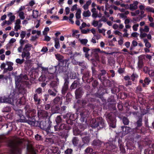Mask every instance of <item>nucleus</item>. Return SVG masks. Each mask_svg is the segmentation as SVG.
Here are the masks:
<instances>
[{
	"mask_svg": "<svg viewBox=\"0 0 154 154\" xmlns=\"http://www.w3.org/2000/svg\"><path fill=\"white\" fill-rule=\"evenodd\" d=\"M55 42V47L56 49H58L60 47V45L59 39L57 38H55L54 39Z\"/></svg>",
	"mask_w": 154,
	"mask_h": 154,
	"instance_id": "obj_28",
	"label": "nucleus"
},
{
	"mask_svg": "<svg viewBox=\"0 0 154 154\" xmlns=\"http://www.w3.org/2000/svg\"><path fill=\"white\" fill-rule=\"evenodd\" d=\"M54 75L53 74V72L52 73H49L48 74V77L50 80L53 79L54 78Z\"/></svg>",
	"mask_w": 154,
	"mask_h": 154,
	"instance_id": "obj_57",
	"label": "nucleus"
},
{
	"mask_svg": "<svg viewBox=\"0 0 154 154\" xmlns=\"http://www.w3.org/2000/svg\"><path fill=\"white\" fill-rule=\"evenodd\" d=\"M72 150L71 149H68L65 151V153L66 154H71Z\"/></svg>",
	"mask_w": 154,
	"mask_h": 154,
	"instance_id": "obj_62",
	"label": "nucleus"
},
{
	"mask_svg": "<svg viewBox=\"0 0 154 154\" xmlns=\"http://www.w3.org/2000/svg\"><path fill=\"white\" fill-rule=\"evenodd\" d=\"M32 47V45L29 43L26 44L23 48V50L28 51L29 52V51L31 50V48Z\"/></svg>",
	"mask_w": 154,
	"mask_h": 154,
	"instance_id": "obj_23",
	"label": "nucleus"
},
{
	"mask_svg": "<svg viewBox=\"0 0 154 154\" xmlns=\"http://www.w3.org/2000/svg\"><path fill=\"white\" fill-rule=\"evenodd\" d=\"M78 85V82L76 81H74L71 85L70 88L72 90L75 89Z\"/></svg>",
	"mask_w": 154,
	"mask_h": 154,
	"instance_id": "obj_29",
	"label": "nucleus"
},
{
	"mask_svg": "<svg viewBox=\"0 0 154 154\" xmlns=\"http://www.w3.org/2000/svg\"><path fill=\"white\" fill-rule=\"evenodd\" d=\"M54 106H53L52 107V110L53 111H54L53 113H58L60 112V108L58 105L56 106L55 108H54Z\"/></svg>",
	"mask_w": 154,
	"mask_h": 154,
	"instance_id": "obj_26",
	"label": "nucleus"
},
{
	"mask_svg": "<svg viewBox=\"0 0 154 154\" xmlns=\"http://www.w3.org/2000/svg\"><path fill=\"white\" fill-rule=\"evenodd\" d=\"M20 43L21 45L22 46H23L24 44L26 43V44H28V41L27 40H23V39H21L20 40Z\"/></svg>",
	"mask_w": 154,
	"mask_h": 154,
	"instance_id": "obj_46",
	"label": "nucleus"
},
{
	"mask_svg": "<svg viewBox=\"0 0 154 154\" xmlns=\"http://www.w3.org/2000/svg\"><path fill=\"white\" fill-rule=\"evenodd\" d=\"M93 149L90 147L87 148L85 150V152L86 153H91L92 152Z\"/></svg>",
	"mask_w": 154,
	"mask_h": 154,
	"instance_id": "obj_55",
	"label": "nucleus"
},
{
	"mask_svg": "<svg viewBox=\"0 0 154 154\" xmlns=\"http://www.w3.org/2000/svg\"><path fill=\"white\" fill-rule=\"evenodd\" d=\"M102 18L98 21L94 20L93 21L92 24L94 27H97V28L101 27L103 25Z\"/></svg>",
	"mask_w": 154,
	"mask_h": 154,
	"instance_id": "obj_10",
	"label": "nucleus"
},
{
	"mask_svg": "<svg viewBox=\"0 0 154 154\" xmlns=\"http://www.w3.org/2000/svg\"><path fill=\"white\" fill-rule=\"evenodd\" d=\"M72 72H70V73L68 72L67 74V78H64L65 82L64 85L62 90V94H66V91L68 89V84L69 83L68 81L69 78V77L72 79H74L75 78V76H73L72 75Z\"/></svg>",
	"mask_w": 154,
	"mask_h": 154,
	"instance_id": "obj_4",
	"label": "nucleus"
},
{
	"mask_svg": "<svg viewBox=\"0 0 154 154\" xmlns=\"http://www.w3.org/2000/svg\"><path fill=\"white\" fill-rule=\"evenodd\" d=\"M78 65L81 66L84 69L86 68L87 67L86 64L85 63L84 61L82 62H79Z\"/></svg>",
	"mask_w": 154,
	"mask_h": 154,
	"instance_id": "obj_48",
	"label": "nucleus"
},
{
	"mask_svg": "<svg viewBox=\"0 0 154 154\" xmlns=\"http://www.w3.org/2000/svg\"><path fill=\"white\" fill-rule=\"evenodd\" d=\"M145 10L147 12H151L153 13L154 12V8L150 7H147Z\"/></svg>",
	"mask_w": 154,
	"mask_h": 154,
	"instance_id": "obj_44",
	"label": "nucleus"
},
{
	"mask_svg": "<svg viewBox=\"0 0 154 154\" xmlns=\"http://www.w3.org/2000/svg\"><path fill=\"white\" fill-rule=\"evenodd\" d=\"M103 143L99 140H94L92 143V145L93 146L100 147Z\"/></svg>",
	"mask_w": 154,
	"mask_h": 154,
	"instance_id": "obj_20",
	"label": "nucleus"
},
{
	"mask_svg": "<svg viewBox=\"0 0 154 154\" xmlns=\"http://www.w3.org/2000/svg\"><path fill=\"white\" fill-rule=\"evenodd\" d=\"M83 51L85 53V57L88 58V60L90 59V60H92V59H91L90 55L89 54H88V51L90 50V49L86 47H84L83 48Z\"/></svg>",
	"mask_w": 154,
	"mask_h": 154,
	"instance_id": "obj_18",
	"label": "nucleus"
},
{
	"mask_svg": "<svg viewBox=\"0 0 154 154\" xmlns=\"http://www.w3.org/2000/svg\"><path fill=\"white\" fill-rule=\"evenodd\" d=\"M33 98L35 101L37 102L38 104H39L41 100L39 98H38V96L37 94H34Z\"/></svg>",
	"mask_w": 154,
	"mask_h": 154,
	"instance_id": "obj_34",
	"label": "nucleus"
},
{
	"mask_svg": "<svg viewBox=\"0 0 154 154\" xmlns=\"http://www.w3.org/2000/svg\"><path fill=\"white\" fill-rule=\"evenodd\" d=\"M62 121L61 118L60 116H57L56 119V121L57 124L61 122Z\"/></svg>",
	"mask_w": 154,
	"mask_h": 154,
	"instance_id": "obj_56",
	"label": "nucleus"
},
{
	"mask_svg": "<svg viewBox=\"0 0 154 154\" xmlns=\"http://www.w3.org/2000/svg\"><path fill=\"white\" fill-rule=\"evenodd\" d=\"M99 51H100V49L99 48L94 49L91 50V54L90 56L93 57L91 58L92 59V60H93L94 58L97 60H99V56L98 53L99 52Z\"/></svg>",
	"mask_w": 154,
	"mask_h": 154,
	"instance_id": "obj_6",
	"label": "nucleus"
},
{
	"mask_svg": "<svg viewBox=\"0 0 154 154\" xmlns=\"http://www.w3.org/2000/svg\"><path fill=\"white\" fill-rule=\"evenodd\" d=\"M108 119L107 121L110 124V126L112 128L116 127V121L114 118H112L111 117L108 116Z\"/></svg>",
	"mask_w": 154,
	"mask_h": 154,
	"instance_id": "obj_12",
	"label": "nucleus"
},
{
	"mask_svg": "<svg viewBox=\"0 0 154 154\" xmlns=\"http://www.w3.org/2000/svg\"><path fill=\"white\" fill-rule=\"evenodd\" d=\"M123 122L124 124L128 125L129 123V121L128 119L126 117H124L123 118Z\"/></svg>",
	"mask_w": 154,
	"mask_h": 154,
	"instance_id": "obj_53",
	"label": "nucleus"
},
{
	"mask_svg": "<svg viewBox=\"0 0 154 154\" xmlns=\"http://www.w3.org/2000/svg\"><path fill=\"white\" fill-rule=\"evenodd\" d=\"M27 149L29 152L32 153H35L34 154H36L35 152L34 151V148L32 146H28L27 147Z\"/></svg>",
	"mask_w": 154,
	"mask_h": 154,
	"instance_id": "obj_39",
	"label": "nucleus"
},
{
	"mask_svg": "<svg viewBox=\"0 0 154 154\" xmlns=\"http://www.w3.org/2000/svg\"><path fill=\"white\" fill-rule=\"evenodd\" d=\"M147 36V34L145 32L140 33V37L141 38L145 37Z\"/></svg>",
	"mask_w": 154,
	"mask_h": 154,
	"instance_id": "obj_61",
	"label": "nucleus"
},
{
	"mask_svg": "<svg viewBox=\"0 0 154 154\" xmlns=\"http://www.w3.org/2000/svg\"><path fill=\"white\" fill-rule=\"evenodd\" d=\"M39 15V12L38 11L36 10H33V11L32 16L34 18H37Z\"/></svg>",
	"mask_w": 154,
	"mask_h": 154,
	"instance_id": "obj_36",
	"label": "nucleus"
},
{
	"mask_svg": "<svg viewBox=\"0 0 154 154\" xmlns=\"http://www.w3.org/2000/svg\"><path fill=\"white\" fill-rule=\"evenodd\" d=\"M26 110V115L27 118L29 119L27 120L24 116L22 115V111L21 109L16 110V113L19 116L20 119L18 120L20 122H27L29 125H34L35 121L34 119V117L35 116L36 111L31 109L29 105H26L25 107Z\"/></svg>",
	"mask_w": 154,
	"mask_h": 154,
	"instance_id": "obj_1",
	"label": "nucleus"
},
{
	"mask_svg": "<svg viewBox=\"0 0 154 154\" xmlns=\"http://www.w3.org/2000/svg\"><path fill=\"white\" fill-rule=\"evenodd\" d=\"M55 55L56 58L60 61H61L63 58V57L59 54H55Z\"/></svg>",
	"mask_w": 154,
	"mask_h": 154,
	"instance_id": "obj_45",
	"label": "nucleus"
},
{
	"mask_svg": "<svg viewBox=\"0 0 154 154\" xmlns=\"http://www.w3.org/2000/svg\"><path fill=\"white\" fill-rule=\"evenodd\" d=\"M42 73L43 74L46 73L48 72V68L42 67Z\"/></svg>",
	"mask_w": 154,
	"mask_h": 154,
	"instance_id": "obj_54",
	"label": "nucleus"
},
{
	"mask_svg": "<svg viewBox=\"0 0 154 154\" xmlns=\"http://www.w3.org/2000/svg\"><path fill=\"white\" fill-rule=\"evenodd\" d=\"M100 28H97L98 31L99 33H102L104 35H105V32L106 31V30L104 29H100Z\"/></svg>",
	"mask_w": 154,
	"mask_h": 154,
	"instance_id": "obj_49",
	"label": "nucleus"
},
{
	"mask_svg": "<svg viewBox=\"0 0 154 154\" xmlns=\"http://www.w3.org/2000/svg\"><path fill=\"white\" fill-rule=\"evenodd\" d=\"M122 130L125 132L124 134H126L129 133L131 130V128L126 126H122Z\"/></svg>",
	"mask_w": 154,
	"mask_h": 154,
	"instance_id": "obj_24",
	"label": "nucleus"
},
{
	"mask_svg": "<svg viewBox=\"0 0 154 154\" xmlns=\"http://www.w3.org/2000/svg\"><path fill=\"white\" fill-rule=\"evenodd\" d=\"M26 34V32L25 31H22L21 32L20 37L21 38V39H23L25 37Z\"/></svg>",
	"mask_w": 154,
	"mask_h": 154,
	"instance_id": "obj_60",
	"label": "nucleus"
},
{
	"mask_svg": "<svg viewBox=\"0 0 154 154\" xmlns=\"http://www.w3.org/2000/svg\"><path fill=\"white\" fill-rule=\"evenodd\" d=\"M21 149L17 146L12 144L11 147L10 154H20Z\"/></svg>",
	"mask_w": 154,
	"mask_h": 154,
	"instance_id": "obj_7",
	"label": "nucleus"
},
{
	"mask_svg": "<svg viewBox=\"0 0 154 154\" xmlns=\"http://www.w3.org/2000/svg\"><path fill=\"white\" fill-rule=\"evenodd\" d=\"M36 33L38 35H39L41 34V31H37L36 30H32V34H34Z\"/></svg>",
	"mask_w": 154,
	"mask_h": 154,
	"instance_id": "obj_59",
	"label": "nucleus"
},
{
	"mask_svg": "<svg viewBox=\"0 0 154 154\" xmlns=\"http://www.w3.org/2000/svg\"><path fill=\"white\" fill-rule=\"evenodd\" d=\"M59 84V82L57 81H53L51 82L50 84V86L51 87L54 89V90L55 92H57V91L56 89Z\"/></svg>",
	"mask_w": 154,
	"mask_h": 154,
	"instance_id": "obj_19",
	"label": "nucleus"
},
{
	"mask_svg": "<svg viewBox=\"0 0 154 154\" xmlns=\"http://www.w3.org/2000/svg\"><path fill=\"white\" fill-rule=\"evenodd\" d=\"M118 143L120 150L122 152H124L125 151V150L122 144V140L120 139L119 140Z\"/></svg>",
	"mask_w": 154,
	"mask_h": 154,
	"instance_id": "obj_25",
	"label": "nucleus"
},
{
	"mask_svg": "<svg viewBox=\"0 0 154 154\" xmlns=\"http://www.w3.org/2000/svg\"><path fill=\"white\" fill-rule=\"evenodd\" d=\"M143 40L145 44V45L146 48H149L151 47V45L148 42L147 39H143Z\"/></svg>",
	"mask_w": 154,
	"mask_h": 154,
	"instance_id": "obj_30",
	"label": "nucleus"
},
{
	"mask_svg": "<svg viewBox=\"0 0 154 154\" xmlns=\"http://www.w3.org/2000/svg\"><path fill=\"white\" fill-rule=\"evenodd\" d=\"M73 33L72 34V36L73 37H75L76 38H78L79 37V34H76L79 33V31L78 30H72Z\"/></svg>",
	"mask_w": 154,
	"mask_h": 154,
	"instance_id": "obj_31",
	"label": "nucleus"
},
{
	"mask_svg": "<svg viewBox=\"0 0 154 154\" xmlns=\"http://www.w3.org/2000/svg\"><path fill=\"white\" fill-rule=\"evenodd\" d=\"M57 125H58L54 127V128L55 131L62 130L66 128V125L64 124H61V125L59 126V128H58Z\"/></svg>",
	"mask_w": 154,
	"mask_h": 154,
	"instance_id": "obj_21",
	"label": "nucleus"
},
{
	"mask_svg": "<svg viewBox=\"0 0 154 154\" xmlns=\"http://www.w3.org/2000/svg\"><path fill=\"white\" fill-rule=\"evenodd\" d=\"M144 83H143V85L144 87L146 86V85H148L150 82V80L148 78H146L144 81Z\"/></svg>",
	"mask_w": 154,
	"mask_h": 154,
	"instance_id": "obj_42",
	"label": "nucleus"
},
{
	"mask_svg": "<svg viewBox=\"0 0 154 154\" xmlns=\"http://www.w3.org/2000/svg\"><path fill=\"white\" fill-rule=\"evenodd\" d=\"M79 40L81 44L83 45H86L88 42L86 39H79Z\"/></svg>",
	"mask_w": 154,
	"mask_h": 154,
	"instance_id": "obj_47",
	"label": "nucleus"
},
{
	"mask_svg": "<svg viewBox=\"0 0 154 154\" xmlns=\"http://www.w3.org/2000/svg\"><path fill=\"white\" fill-rule=\"evenodd\" d=\"M79 140L76 137H74L72 140V143L75 146H77L78 144Z\"/></svg>",
	"mask_w": 154,
	"mask_h": 154,
	"instance_id": "obj_38",
	"label": "nucleus"
},
{
	"mask_svg": "<svg viewBox=\"0 0 154 154\" xmlns=\"http://www.w3.org/2000/svg\"><path fill=\"white\" fill-rule=\"evenodd\" d=\"M83 93V92L81 88H79L78 89L76 90L75 91V95L76 98L78 99L80 98Z\"/></svg>",
	"mask_w": 154,
	"mask_h": 154,
	"instance_id": "obj_14",
	"label": "nucleus"
},
{
	"mask_svg": "<svg viewBox=\"0 0 154 154\" xmlns=\"http://www.w3.org/2000/svg\"><path fill=\"white\" fill-rule=\"evenodd\" d=\"M89 114V113L88 111H85L81 112L80 115L81 116L80 120L81 122H84L85 120L86 121V118L88 116Z\"/></svg>",
	"mask_w": 154,
	"mask_h": 154,
	"instance_id": "obj_11",
	"label": "nucleus"
},
{
	"mask_svg": "<svg viewBox=\"0 0 154 154\" xmlns=\"http://www.w3.org/2000/svg\"><path fill=\"white\" fill-rule=\"evenodd\" d=\"M38 116L39 118L45 119L48 116V113L45 111L39 110L38 112Z\"/></svg>",
	"mask_w": 154,
	"mask_h": 154,
	"instance_id": "obj_8",
	"label": "nucleus"
},
{
	"mask_svg": "<svg viewBox=\"0 0 154 154\" xmlns=\"http://www.w3.org/2000/svg\"><path fill=\"white\" fill-rule=\"evenodd\" d=\"M21 57L23 59L25 58L26 60L29 59L31 58L30 53L28 51L23 50L21 54Z\"/></svg>",
	"mask_w": 154,
	"mask_h": 154,
	"instance_id": "obj_13",
	"label": "nucleus"
},
{
	"mask_svg": "<svg viewBox=\"0 0 154 154\" xmlns=\"http://www.w3.org/2000/svg\"><path fill=\"white\" fill-rule=\"evenodd\" d=\"M10 98L5 99L2 97H0V103H7L14 105H16L17 106L20 107L21 105L24 104L25 99L24 98H20L17 100L15 99L14 98H11V95H10Z\"/></svg>",
	"mask_w": 154,
	"mask_h": 154,
	"instance_id": "obj_2",
	"label": "nucleus"
},
{
	"mask_svg": "<svg viewBox=\"0 0 154 154\" xmlns=\"http://www.w3.org/2000/svg\"><path fill=\"white\" fill-rule=\"evenodd\" d=\"M104 147H106L109 151L112 150L116 148V146L112 142H109L104 144Z\"/></svg>",
	"mask_w": 154,
	"mask_h": 154,
	"instance_id": "obj_9",
	"label": "nucleus"
},
{
	"mask_svg": "<svg viewBox=\"0 0 154 154\" xmlns=\"http://www.w3.org/2000/svg\"><path fill=\"white\" fill-rule=\"evenodd\" d=\"M138 2L137 1H134L133 3L130 5V9L131 11H133L137 9V5Z\"/></svg>",
	"mask_w": 154,
	"mask_h": 154,
	"instance_id": "obj_15",
	"label": "nucleus"
},
{
	"mask_svg": "<svg viewBox=\"0 0 154 154\" xmlns=\"http://www.w3.org/2000/svg\"><path fill=\"white\" fill-rule=\"evenodd\" d=\"M139 26L138 24H134L132 26L133 29L134 31H136L138 30V28Z\"/></svg>",
	"mask_w": 154,
	"mask_h": 154,
	"instance_id": "obj_50",
	"label": "nucleus"
},
{
	"mask_svg": "<svg viewBox=\"0 0 154 154\" xmlns=\"http://www.w3.org/2000/svg\"><path fill=\"white\" fill-rule=\"evenodd\" d=\"M62 103V101L61 98L57 97L55 98L53 101V103L54 105H61Z\"/></svg>",
	"mask_w": 154,
	"mask_h": 154,
	"instance_id": "obj_16",
	"label": "nucleus"
},
{
	"mask_svg": "<svg viewBox=\"0 0 154 154\" xmlns=\"http://www.w3.org/2000/svg\"><path fill=\"white\" fill-rule=\"evenodd\" d=\"M51 123L52 122L49 119L48 120L47 122L45 121L42 122H41V128L44 130L47 134H48L49 132Z\"/></svg>",
	"mask_w": 154,
	"mask_h": 154,
	"instance_id": "obj_5",
	"label": "nucleus"
},
{
	"mask_svg": "<svg viewBox=\"0 0 154 154\" xmlns=\"http://www.w3.org/2000/svg\"><path fill=\"white\" fill-rule=\"evenodd\" d=\"M90 123L91 127L94 128H96L98 127H99L100 128H101L105 127L104 121L102 118L100 117L92 119Z\"/></svg>",
	"mask_w": 154,
	"mask_h": 154,
	"instance_id": "obj_3",
	"label": "nucleus"
},
{
	"mask_svg": "<svg viewBox=\"0 0 154 154\" xmlns=\"http://www.w3.org/2000/svg\"><path fill=\"white\" fill-rule=\"evenodd\" d=\"M8 16L9 17V20L13 22L15 19V16L13 15V13H9L8 14Z\"/></svg>",
	"mask_w": 154,
	"mask_h": 154,
	"instance_id": "obj_27",
	"label": "nucleus"
},
{
	"mask_svg": "<svg viewBox=\"0 0 154 154\" xmlns=\"http://www.w3.org/2000/svg\"><path fill=\"white\" fill-rule=\"evenodd\" d=\"M24 61V59L23 58H22V59H20L19 58H17L16 60L15 61L16 62L17 64H21L23 63Z\"/></svg>",
	"mask_w": 154,
	"mask_h": 154,
	"instance_id": "obj_41",
	"label": "nucleus"
},
{
	"mask_svg": "<svg viewBox=\"0 0 154 154\" xmlns=\"http://www.w3.org/2000/svg\"><path fill=\"white\" fill-rule=\"evenodd\" d=\"M81 10L79 9H78L75 14V17L77 19H79L81 17Z\"/></svg>",
	"mask_w": 154,
	"mask_h": 154,
	"instance_id": "obj_33",
	"label": "nucleus"
},
{
	"mask_svg": "<svg viewBox=\"0 0 154 154\" xmlns=\"http://www.w3.org/2000/svg\"><path fill=\"white\" fill-rule=\"evenodd\" d=\"M76 115V114H75L69 113H68L66 116L67 117H69V119L71 121H73L76 119L75 116Z\"/></svg>",
	"mask_w": 154,
	"mask_h": 154,
	"instance_id": "obj_22",
	"label": "nucleus"
},
{
	"mask_svg": "<svg viewBox=\"0 0 154 154\" xmlns=\"http://www.w3.org/2000/svg\"><path fill=\"white\" fill-rule=\"evenodd\" d=\"M21 28L20 25H15L14 27V30L16 31H17L18 30L20 29Z\"/></svg>",
	"mask_w": 154,
	"mask_h": 154,
	"instance_id": "obj_64",
	"label": "nucleus"
},
{
	"mask_svg": "<svg viewBox=\"0 0 154 154\" xmlns=\"http://www.w3.org/2000/svg\"><path fill=\"white\" fill-rule=\"evenodd\" d=\"M82 138V140L84 143H88L89 142L90 140L89 137L87 136Z\"/></svg>",
	"mask_w": 154,
	"mask_h": 154,
	"instance_id": "obj_32",
	"label": "nucleus"
},
{
	"mask_svg": "<svg viewBox=\"0 0 154 154\" xmlns=\"http://www.w3.org/2000/svg\"><path fill=\"white\" fill-rule=\"evenodd\" d=\"M18 15L20 18L21 20H24L25 18L24 13L22 11H20L18 12Z\"/></svg>",
	"mask_w": 154,
	"mask_h": 154,
	"instance_id": "obj_35",
	"label": "nucleus"
},
{
	"mask_svg": "<svg viewBox=\"0 0 154 154\" xmlns=\"http://www.w3.org/2000/svg\"><path fill=\"white\" fill-rule=\"evenodd\" d=\"M112 92L113 93H115L119 92V89L117 87L113 88L112 89Z\"/></svg>",
	"mask_w": 154,
	"mask_h": 154,
	"instance_id": "obj_58",
	"label": "nucleus"
},
{
	"mask_svg": "<svg viewBox=\"0 0 154 154\" xmlns=\"http://www.w3.org/2000/svg\"><path fill=\"white\" fill-rule=\"evenodd\" d=\"M23 76L20 75L18 76H16L15 77V84L17 85L20 82H22L23 81V78L22 77Z\"/></svg>",
	"mask_w": 154,
	"mask_h": 154,
	"instance_id": "obj_17",
	"label": "nucleus"
},
{
	"mask_svg": "<svg viewBox=\"0 0 154 154\" xmlns=\"http://www.w3.org/2000/svg\"><path fill=\"white\" fill-rule=\"evenodd\" d=\"M89 75V72H87L86 74H85L82 77V80L84 82L85 81H86L87 80V79L88 78V76Z\"/></svg>",
	"mask_w": 154,
	"mask_h": 154,
	"instance_id": "obj_37",
	"label": "nucleus"
},
{
	"mask_svg": "<svg viewBox=\"0 0 154 154\" xmlns=\"http://www.w3.org/2000/svg\"><path fill=\"white\" fill-rule=\"evenodd\" d=\"M137 77L138 76L136 74H133L131 76V79L132 81H134L135 79H136Z\"/></svg>",
	"mask_w": 154,
	"mask_h": 154,
	"instance_id": "obj_63",
	"label": "nucleus"
},
{
	"mask_svg": "<svg viewBox=\"0 0 154 154\" xmlns=\"http://www.w3.org/2000/svg\"><path fill=\"white\" fill-rule=\"evenodd\" d=\"M91 14L89 10H88L86 11H84L83 13V15L84 17H87L90 16Z\"/></svg>",
	"mask_w": 154,
	"mask_h": 154,
	"instance_id": "obj_40",
	"label": "nucleus"
},
{
	"mask_svg": "<svg viewBox=\"0 0 154 154\" xmlns=\"http://www.w3.org/2000/svg\"><path fill=\"white\" fill-rule=\"evenodd\" d=\"M79 127L80 129H78V130L79 131V132H80L84 130L85 129L86 126L84 124H81L79 125Z\"/></svg>",
	"mask_w": 154,
	"mask_h": 154,
	"instance_id": "obj_43",
	"label": "nucleus"
},
{
	"mask_svg": "<svg viewBox=\"0 0 154 154\" xmlns=\"http://www.w3.org/2000/svg\"><path fill=\"white\" fill-rule=\"evenodd\" d=\"M16 41L15 39L14 38H11L9 41L8 45L10 46L12 45L13 43L15 42Z\"/></svg>",
	"mask_w": 154,
	"mask_h": 154,
	"instance_id": "obj_52",
	"label": "nucleus"
},
{
	"mask_svg": "<svg viewBox=\"0 0 154 154\" xmlns=\"http://www.w3.org/2000/svg\"><path fill=\"white\" fill-rule=\"evenodd\" d=\"M48 92L49 94L51 96H55L56 95V93L54 92L51 89H49L48 91Z\"/></svg>",
	"mask_w": 154,
	"mask_h": 154,
	"instance_id": "obj_51",
	"label": "nucleus"
}]
</instances>
